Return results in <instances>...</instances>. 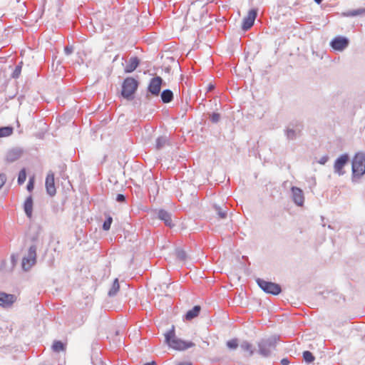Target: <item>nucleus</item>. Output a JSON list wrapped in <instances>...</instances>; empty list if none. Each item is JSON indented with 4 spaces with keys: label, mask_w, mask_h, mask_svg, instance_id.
Returning a JSON list of instances; mask_svg holds the SVG:
<instances>
[{
    "label": "nucleus",
    "mask_w": 365,
    "mask_h": 365,
    "mask_svg": "<svg viewBox=\"0 0 365 365\" xmlns=\"http://www.w3.org/2000/svg\"><path fill=\"white\" fill-rule=\"evenodd\" d=\"M166 344L172 349L179 351H183L194 346V343L191 341H186L178 338L175 334V327L165 334Z\"/></svg>",
    "instance_id": "nucleus-1"
},
{
    "label": "nucleus",
    "mask_w": 365,
    "mask_h": 365,
    "mask_svg": "<svg viewBox=\"0 0 365 365\" xmlns=\"http://www.w3.org/2000/svg\"><path fill=\"white\" fill-rule=\"evenodd\" d=\"M351 170L352 182H359V179L365 174V153L359 152L355 154L352 160Z\"/></svg>",
    "instance_id": "nucleus-2"
},
{
    "label": "nucleus",
    "mask_w": 365,
    "mask_h": 365,
    "mask_svg": "<svg viewBox=\"0 0 365 365\" xmlns=\"http://www.w3.org/2000/svg\"><path fill=\"white\" fill-rule=\"evenodd\" d=\"M277 338L272 336L262 339L257 343L258 353L263 357H269L276 349Z\"/></svg>",
    "instance_id": "nucleus-3"
},
{
    "label": "nucleus",
    "mask_w": 365,
    "mask_h": 365,
    "mask_svg": "<svg viewBox=\"0 0 365 365\" xmlns=\"http://www.w3.org/2000/svg\"><path fill=\"white\" fill-rule=\"evenodd\" d=\"M138 88V82L133 78H127L122 86V96L126 99H131Z\"/></svg>",
    "instance_id": "nucleus-4"
},
{
    "label": "nucleus",
    "mask_w": 365,
    "mask_h": 365,
    "mask_svg": "<svg viewBox=\"0 0 365 365\" xmlns=\"http://www.w3.org/2000/svg\"><path fill=\"white\" fill-rule=\"evenodd\" d=\"M36 250L35 245L30 246L26 256L22 259V268L25 271L29 270L36 262Z\"/></svg>",
    "instance_id": "nucleus-5"
},
{
    "label": "nucleus",
    "mask_w": 365,
    "mask_h": 365,
    "mask_svg": "<svg viewBox=\"0 0 365 365\" xmlns=\"http://www.w3.org/2000/svg\"><path fill=\"white\" fill-rule=\"evenodd\" d=\"M257 283L264 292L268 294L277 295L282 291L280 286L274 282H267L262 279H257Z\"/></svg>",
    "instance_id": "nucleus-6"
},
{
    "label": "nucleus",
    "mask_w": 365,
    "mask_h": 365,
    "mask_svg": "<svg viewBox=\"0 0 365 365\" xmlns=\"http://www.w3.org/2000/svg\"><path fill=\"white\" fill-rule=\"evenodd\" d=\"M162 83L163 79L160 76L151 78L148 88V92L153 96H158L160 92Z\"/></svg>",
    "instance_id": "nucleus-7"
},
{
    "label": "nucleus",
    "mask_w": 365,
    "mask_h": 365,
    "mask_svg": "<svg viewBox=\"0 0 365 365\" xmlns=\"http://www.w3.org/2000/svg\"><path fill=\"white\" fill-rule=\"evenodd\" d=\"M330 45L333 49L342 51L349 46V39L344 36H337L331 41Z\"/></svg>",
    "instance_id": "nucleus-8"
},
{
    "label": "nucleus",
    "mask_w": 365,
    "mask_h": 365,
    "mask_svg": "<svg viewBox=\"0 0 365 365\" xmlns=\"http://www.w3.org/2000/svg\"><path fill=\"white\" fill-rule=\"evenodd\" d=\"M257 14V11L255 9L249 11L247 15L243 19L242 25V30L247 31L253 26Z\"/></svg>",
    "instance_id": "nucleus-9"
},
{
    "label": "nucleus",
    "mask_w": 365,
    "mask_h": 365,
    "mask_svg": "<svg viewBox=\"0 0 365 365\" xmlns=\"http://www.w3.org/2000/svg\"><path fill=\"white\" fill-rule=\"evenodd\" d=\"M349 155L345 153L340 155L335 161L334 169V172L337 173L339 175H342L344 174V171L343 170V168L349 161Z\"/></svg>",
    "instance_id": "nucleus-10"
},
{
    "label": "nucleus",
    "mask_w": 365,
    "mask_h": 365,
    "mask_svg": "<svg viewBox=\"0 0 365 365\" xmlns=\"http://www.w3.org/2000/svg\"><path fill=\"white\" fill-rule=\"evenodd\" d=\"M292 198L293 202L297 206H303L304 202V195L302 190L299 187L293 186L291 187Z\"/></svg>",
    "instance_id": "nucleus-11"
},
{
    "label": "nucleus",
    "mask_w": 365,
    "mask_h": 365,
    "mask_svg": "<svg viewBox=\"0 0 365 365\" xmlns=\"http://www.w3.org/2000/svg\"><path fill=\"white\" fill-rule=\"evenodd\" d=\"M46 189L48 195L50 196H54L56 192L54 183V173L52 171H49L46 178Z\"/></svg>",
    "instance_id": "nucleus-12"
},
{
    "label": "nucleus",
    "mask_w": 365,
    "mask_h": 365,
    "mask_svg": "<svg viewBox=\"0 0 365 365\" xmlns=\"http://www.w3.org/2000/svg\"><path fill=\"white\" fill-rule=\"evenodd\" d=\"M16 297L15 295L0 292L1 307L4 308L10 307L16 302Z\"/></svg>",
    "instance_id": "nucleus-13"
},
{
    "label": "nucleus",
    "mask_w": 365,
    "mask_h": 365,
    "mask_svg": "<svg viewBox=\"0 0 365 365\" xmlns=\"http://www.w3.org/2000/svg\"><path fill=\"white\" fill-rule=\"evenodd\" d=\"M22 155V150L21 148H15L9 150L6 155V161L13 163L17 160Z\"/></svg>",
    "instance_id": "nucleus-14"
},
{
    "label": "nucleus",
    "mask_w": 365,
    "mask_h": 365,
    "mask_svg": "<svg viewBox=\"0 0 365 365\" xmlns=\"http://www.w3.org/2000/svg\"><path fill=\"white\" fill-rule=\"evenodd\" d=\"M158 217L163 220L166 226L170 227L173 226L171 214L168 212L164 210H159L158 212Z\"/></svg>",
    "instance_id": "nucleus-15"
},
{
    "label": "nucleus",
    "mask_w": 365,
    "mask_h": 365,
    "mask_svg": "<svg viewBox=\"0 0 365 365\" xmlns=\"http://www.w3.org/2000/svg\"><path fill=\"white\" fill-rule=\"evenodd\" d=\"M24 209L26 216L29 218H31L33 214V199L31 195L26 199L24 204Z\"/></svg>",
    "instance_id": "nucleus-16"
},
{
    "label": "nucleus",
    "mask_w": 365,
    "mask_h": 365,
    "mask_svg": "<svg viewBox=\"0 0 365 365\" xmlns=\"http://www.w3.org/2000/svg\"><path fill=\"white\" fill-rule=\"evenodd\" d=\"M300 129L299 128H294L289 125L285 130V135L288 140H294L299 135Z\"/></svg>",
    "instance_id": "nucleus-17"
},
{
    "label": "nucleus",
    "mask_w": 365,
    "mask_h": 365,
    "mask_svg": "<svg viewBox=\"0 0 365 365\" xmlns=\"http://www.w3.org/2000/svg\"><path fill=\"white\" fill-rule=\"evenodd\" d=\"M138 64H139V59L136 56L131 57L129 59L128 63L125 68V71L126 73L133 72L138 67Z\"/></svg>",
    "instance_id": "nucleus-18"
},
{
    "label": "nucleus",
    "mask_w": 365,
    "mask_h": 365,
    "mask_svg": "<svg viewBox=\"0 0 365 365\" xmlns=\"http://www.w3.org/2000/svg\"><path fill=\"white\" fill-rule=\"evenodd\" d=\"M200 306H195L192 309L187 312L185 315V319L190 321L195 318L200 314Z\"/></svg>",
    "instance_id": "nucleus-19"
},
{
    "label": "nucleus",
    "mask_w": 365,
    "mask_h": 365,
    "mask_svg": "<svg viewBox=\"0 0 365 365\" xmlns=\"http://www.w3.org/2000/svg\"><path fill=\"white\" fill-rule=\"evenodd\" d=\"M162 101L165 103H168L172 101L173 99V93L170 89L164 90L161 93Z\"/></svg>",
    "instance_id": "nucleus-20"
},
{
    "label": "nucleus",
    "mask_w": 365,
    "mask_h": 365,
    "mask_svg": "<svg viewBox=\"0 0 365 365\" xmlns=\"http://www.w3.org/2000/svg\"><path fill=\"white\" fill-rule=\"evenodd\" d=\"M213 207L220 218L225 219L227 217V207L226 206L220 207L219 205H215Z\"/></svg>",
    "instance_id": "nucleus-21"
},
{
    "label": "nucleus",
    "mask_w": 365,
    "mask_h": 365,
    "mask_svg": "<svg viewBox=\"0 0 365 365\" xmlns=\"http://www.w3.org/2000/svg\"><path fill=\"white\" fill-rule=\"evenodd\" d=\"M365 14V9L364 8H359L356 9H353L350 11H347L344 13H343V16H361Z\"/></svg>",
    "instance_id": "nucleus-22"
},
{
    "label": "nucleus",
    "mask_w": 365,
    "mask_h": 365,
    "mask_svg": "<svg viewBox=\"0 0 365 365\" xmlns=\"http://www.w3.org/2000/svg\"><path fill=\"white\" fill-rule=\"evenodd\" d=\"M168 145V139L166 136H160L156 139L155 148L161 150Z\"/></svg>",
    "instance_id": "nucleus-23"
},
{
    "label": "nucleus",
    "mask_w": 365,
    "mask_h": 365,
    "mask_svg": "<svg viewBox=\"0 0 365 365\" xmlns=\"http://www.w3.org/2000/svg\"><path fill=\"white\" fill-rule=\"evenodd\" d=\"M240 348L242 350L249 352L250 356H252L254 354V348L252 345L247 341H244L241 343Z\"/></svg>",
    "instance_id": "nucleus-24"
},
{
    "label": "nucleus",
    "mask_w": 365,
    "mask_h": 365,
    "mask_svg": "<svg viewBox=\"0 0 365 365\" xmlns=\"http://www.w3.org/2000/svg\"><path fill=\"white\" fill-rule=\"evenodd\" d=\"M119 287H120V285L118 283V279H115L112 284L111 288L108 291V295L110 297L115 296L117 294V292H118Z\"/></svg>",
    "instance_id": "nucleus-25"
},
{
    "label": "nucleus",
    "mask_w": 365,
    "mask_h": 365,
    "mask_svg": "<svg viewBox=\"0 0 365 365\" xmlns=\"http://www.w3.org/2000/svg\"><path fill=\"white\" fill-rule=\"evenodd\" d=\"M13 133V128L6 126L0 128V138L8 137Z\"/></svg>",
    "instance_id": "nucleus-26"
},
{
    "label": "nucleus",
    "mask_w": 365,
    "mask_h": 365,
    "mask_svg": "<svg viewBox=\"0 0 365 365\" xmlns=\"http://www.w3.org/2000/svg\"><path fill=\"white\" fill-rule=\"evenodd\" d=\"M52 349L55 352H60L65 349V345L61 341H55L52 345Z\"/></svg>",
    "instance_id": "nucleus-27"
},
{
    "label": "nucleus",
    "mask_w": 365,
    "mask_h": 365,
    "mask_svg": "<svg viewBox=\"0 0 365 365\" xmlns=\"http://www.w3.org/2000/svg\"><path fill=\"white\" fill-rule=\"evenodd\" d=\"M22 64H23V63L20 62L18 65L16 66V67L11 74L12 78H18L20 76L21 69H22Z\"/></svg>",
    "instance_id": "nucleus-28"
},
{
    "label": "nucleus",
    "mask_w": 365,
    "mask_h": 365,
    "mask_svg": "<svg viewBox=\"0 0 365 365\" xmlns=\"http://www.w3.org/2000/svg\"><path fill=\"white\" fill-rule=\"evenodd\" d=\"M303 358L307 363H312L314 361V356L309 351H304L303 352Z\"/></svg>",
    "instance_id": "nucleus-29"
},
{
    "label": "nucleus",
    "mask_w": 365,
    "mask_h": 365,
    "mask_svg": "<svg viewBox=\"0 0 365 365\" xmlns=\"http://www.w3.org/2000/svg\"><path fill=\"white\" fill-rule=\"evenodd\" d=\"M26 170L24 168L19 173L18 183L19 185H22L26 181Z\"/></svg>",
    "instance_id": "nucleus-30"
},
{
    "label": "nucleus",
    "mask_w": 365,
    "mask_h": 365,
    "mask_svg": "<svg viewBox=\"0 0 365 365\" xmlns=\"http://www.w3.org/2000/svg\"><path fill=\"white\" fill-rule=\"evenodd\" d=\"M176 256L180 260H185L186 259V253L181 249H177L175 251Z\"/></svg>",
    "instance_id": "nucleus-31"
},
{
    "label": "nucleus",
    "mask_w": 365,
    "mask_h": 365,
    "mask_svg": "<svg viewBox=\"0 0 365 365\" xmlns=\"http://www.w3.org/2000/svg\"><path fill=\"white\" fill-rule=\"evenodd\" d=\"M113 222V219L111 217H108L103 224V229L104 230H108L110 228L111 223Z\"/></svg>",
    "instance_id": "nucleus-32"
},
{
    "label": "nucleus",
    "mask_w": 365,
    "mask_h": 365,
    "mask_svg": "<svg viewBox=\"0 0 365 365\" xmlns=\"http://www.w3.org/2000/svg\"><path fill=\"white\" fill-rule=\"evenodd\" d=\"M227 346L230 349H235L238 346L237 339H234L227 342Z\"/></svg>",
    "instance_id": "nucleus-33"
},
{
    "label": "nucleus",
    "mask_w": 365,
    "mask_h": 365,
    "mask_svg": "<svg viewBox=\"0 0 365 365\" xmlns=\"http://www.w3.org/2000/svg\"><path fill=\"white\" fill-rule=\"evenodd\" d=\"M210 120L214 123H217V122H219L220 119V115L217 113H212L211 115H210Z\"/></svg>",
    "instance_id": "nucleus-34"
},
{
    "label": "nucleus",
    "mask_w": 365,
    "mask_h": 365,
    "mask_svg": "<svg viewBox=\"0 0 365 365\" xmlns=\"http://www.w3.org/2000/svg\"><path fill=\"white\" fill-rule=\"evenodd\" d=\"M6 181V176L5 174H0V189L4 186Z\"/></svg>",
    "instance_id": "nucleus-35"
},
{
    "label": "nucleus",
    "mask_w": 365,
    "mask_h": 365,
    "mask_svg": "<svg viewBox=\"0 0 365 365\" xmlns=\"http://www.w3.org/2000/svg\"><path fill=\"white\" fill-rule=\"evenodd\" d=\"M125 200V197L123 194H118L116 196V201L118 202H123Z\"/></svg>",
    "instance_id": "nucleus-36"
},
{
    "label": "nucleus",
    "mask_w": 365,
    "mask_h": 365,
    "mask_svg": "<svg viewBox=\"0 0 365 365\" xmlns=\"http://www.w3.org/2000/svg\"><path fill=\"white\" fill-rule=\"evenodd\" d=\"M27 190L31 192L34 189V180L33 179H30L27 184Z\"/></svg>",
    "instance_id": "nucleus-37"
},
{
    "label": "nucleus",
    "mask_w": 365,
    "mask_h": 365,
    "mask_svg": "<svg viewBox=\"0 0 365 365\" xmlns=\"http://www.w3.org/2000/svg\"><path fill=\"white\" fill-rule=\"evenodd\" d=\"M328 159H329L328 156L324 155L320 158V160H319V163L322 165H324L328 161Z\"/></svg>",
    "instance_id": "nucleus-38"
},
{
    "label": "nucleus",
    "mask_w": 365,
    "mask_h": 365,
    "mask_svg": "<svg viewBox=\"0 0 365 365\" xmlns=\"http://www.w3.org/2000/svg\"><path fill=\"white\" fill-rule=\"evenodd\" d=\"M73 48L72 47H68V46H66L65 48H64V51L66 53V55H70L71 53H72L73 52Z\"/></svg>",
    "instance_id": "nucleus-39"
},
{
    "label": "nucleus",
    "mask_w": 365,
    "mask_h": 365,
    "mask_svg": "<svg viewBox=\"0 0 365 365\" xmlns=\"http://www.w3.org/2000/svg\"><path fill=\"white\" fill-rule=\"evenodd\" d=\"M308 182L310 183L311 185L314 186L316 185V180L314 177H312L309 179Z\"/></svg>",
    "instance_id": "nucleus-40"
},
{
    "label": "nucleus",
    "mask_w": 365,
    "mask_h": 365,
    "mask_svg": "<svg viewBox=\"0 0 365 365\" xmlns=\"http://www.w3.org/2000/svg\"><path fill=\"white\" fill-rule=\"evenodd\" d=\"M289 364V361L288 359L284 358L281 360L282 365H288Z\"/></svg>",
    "instance_id": "nucleus-41"
},
{
    "label": "nucleus",
    "mask_w": 365,
    "mask_h": 365,
    "mask_svg": "<svg viewBox=\"0 0 365 365\" xmlns=\"http://www.w3.org/2000/svg\"><path fill=\"white\" fill-rule=\"evenodd\" d=\"M178 365H192L190 362H182L179 364Z\"/></svg>",
    "instance_id": "nucleus-42"
},
{
    "label": "nucleus",
    "mask_w": 365,
    "mask_h": 365,
    "mask_svg": "<svg viewBox=\"0 0 365 365\" xmlns=\"http://www.w3.org/2000/svg\"><path fill=\"white\" fill-rule=\"evenodd\" d=\"M314 1H315L317 4H319L322 1V0H314Z\"/></svg>",
    "instance_id": "nucleus-43"
},
{
    "label": "nucleus",
    "mask_w": 365,
    "mask_h": 365,
    "mask_svg": "<svg viewBox=\"0 0 365 365\" xmlns=\"http://www.w3.org/2000/svg\"><path fill=\"white\" fill-rule=\"evenodd\" d=\"M150 364H151V365H156V363H155L154 361H152V362H150Z\"/></svg>",
    "instance_id": "nucleus-44"
},
{
    "label": "nucleus",
    "mask_w": 365,
    "mask_h": 365,
    "mask_svg": "<svg viewBox=\"0 0 365 365\" xmlns=\"http://www.w3.org/2000/svg\"><path fill=\"white\" fill-rule=\"evenodd\" d=\"M213 88V86H209V91L212 90Z\"/></svg>",
    "instance_id": "nucleus-45"
},
{
    "label": "nucleus",
    "mask_w": 365,
    "mask_h": 365,
    "mask_svg": "<svg viewBox=\"0 0 365 365\" xmlns=\"http://www.w3.org/2000/svg\"><path fill=\"white\" fill-rule=\"evenodd\" d=\"M143 365H151V364H150V363H145V364H144Z\"/></svg>",
    "instance_id": "nucleus-46"
}]
</instances>
